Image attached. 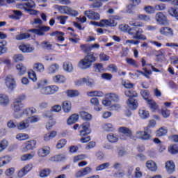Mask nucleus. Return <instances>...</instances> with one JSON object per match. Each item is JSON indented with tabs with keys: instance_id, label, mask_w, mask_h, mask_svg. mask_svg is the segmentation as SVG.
<instances>
[{
	"instance_id": "obj_1",
	"label": "nucleus",
	"mask_w": 178,
	"mask_h": 178,
	"mask_svg": "<svg viewBox=\"0 0 178 178\" xmlns=\"http://www.w3.org/2000/svg\"><path fill=\"white\" fill-rule=\"evenodd\" d=\"M33 26L38 27V29H33L29 30V33H33V34H37V35H44L47 31H49L51 28L49 26H42V20L40 18H36L34 19V22H32ZM37 24L38 26H35Z\"/></svg>"
},
{
	"instance_id": "obj_2",
	"label": "nucleus",
	"mask_w": 178,
	"mask_h": 178,
	"mask_svg": "<svg viewBox=\"0 0 178 178\" xmlns=\"http://www.w3.org/2000/svg\"><path fill=\"white\" fill-rule=\"evenodd\" d=\"M97 60V58L93 54L90 53L84 57L83 59L81 60L79 66L81 69H88L92 66V63Z\"/></svg>"
},
{
	"instance_id": "obj_3",
	"label": "nucleus",
	"mask_w": 178,
	"mask_h": 178,
	"mask_svg": "<svg viewBox=\"0 0 178 178\" xmlns=\"http://www.w3.org/2000/svg\"><path fill=\"white\" fill-rule=\"evenodd\" d=\"M23 108H24V105L19 100H15V102L13 103L12 110L13 111V115L15 119H20V118L23 117V112L20 113V111H22Z\"/></svg>"
},
{
	"instance_id": "obj_4",
	"label": "nucleus",
	"mask_w": 178,
	"mask_h": 178,
	"mask_svg": "<svg viewBox=\"0 0 178 178\" xmlns=\"http://www.w3.org/2000/svg\"><path fill=\"white\" fill-rule=\"evenodd\" d=\"M73 127L74 130H77V129L80 130L81 137H85V136H88V134L91 133V129H90V122H85L81 124V126L79 125V124H76Z\"/></svg>"
},
{
	"instance_id": "obj_5",
	"label": "nucleus",
	"mask_w": 178,
	"mask_h": 178,
	"mask_svg": "<svg viewBox=\"0 0 178 178\" xmlns=\"http://www.w3.org/2000/svg\"><path fill=\"white\" fill-rule=\"evenodd\" d=\"M58 10L62 15H70V16H77L79 13L74 10L70 8V7L67 6H60L58 8Z\"/></svg>"
},
{
	"instance_id": "obj_6",
	"label": "nucleus",
	"mask_w": 178,
	"mask_h": 178,
	"mask_svg": "<svg viewBox=\"0 0 178 178\" xmlns=\"http://www.w3.org/2000/svg\"><path fill=\"white\" fill-rule=\"evenodd\" d=\"M6 87L9 91H13L16 88V81L12 75H8L5 79Z\"/></svg>"
},
{
	"instance_id": "obj_7",
	"label": "nucleus",
	"mask_w": 178,
	"mask_h": 178,
	"mask_svg": "<svg viewBox=\"0 0 178 178\" xmlns=\"http://www.w3.org/2000/svg\"><path fill=\"white\" fill-rule=\"evenodd\" d=\"M25 2L19 4L18 8L19 9H24L25 12L27 10H30L31 9H34L35 8V3L33 0H22Z\"/></svg>"
},
{
	"instance_id": "obj_8",
	"label": "nucleus",
	"mask_w": 178,
	"mask_h": 178,
	"mask_svg": "<svg viewBox=\"0 0 178 178\" xmlns=\"http://www.w3.org/2000/svg\"><path fill=\"white\" fill-rule=\"evenodd\" d=\"M155 20L158 24H161V26H166L168 24V18L163 13H157L155 16Z\"/></svg>"
},
{
	"instance_id": "obj_9",
	"label": "nucleus",
	"mask_w": 178,
	"mask_h": 178,
	"mask_svg": "<svg viewBox=\"0 0 178 178\" xmlns=\"http://www.w3.org/2000/svg\"><path fill=\"white\" fill-rule=\"evenodd\" d=\"M128 34H129V35H132V38L134 40H147V37L145 35L138 34L137 30L134 28H129Z\"/></svg>"
},
{
	"instance_id": "obj_10",
	"label": "nucleus",
	"mask_w": 178,
	"mask_h": 178,
	"mask_svg": "<svg viewBox=\"0 0 178 178\" xmlns=\"http://www.w3.org/2000/svg\"><path fill=\"white\" fill-rule=\"evenodd\" d=\"M92 172V168L90 166H87L81 170L77 171L75 173V177H84V176H87V175H90Z\"/></svg>"
},
{
	"instance_id": "obj_11",
	"label": "nucleus",
	"mask_w": 178,
	"mask_h": 178,
	"mask_svg": "<svg viewBox=\"0 0 178 178\" xmlns=\"http://www.w3.org/2000/svg\"><path fill=\"white\" fill-rule=\"evenodd\" d=\"M92 172V168L90 166H87L81 170L77 171L75 173V177H84V176H87V175H90Z\"/></svg>"
},
{
	"instance_id": "obj_12",
	"label": "nucleus",
	"mask_w": 178,
	"mask_h": 178,
	"mask_svg": "<svg viewBox=\"0 0 178 178\" xmlns=\"http://www.w3.org/2000/svg\"><path fill=\"white\" fill-rule=\"evenodd\" d=\"M19 49L21 50L24 54H31V52H34V50L35 49L34 47L26 44L24 43H21L19 47Z\"/></svg>"
},
{
	"instance_id": "obj_13",
	"label": "nucleus",
	"mask_w": 178,
	"mask_h": 178,
	"mask_svg": "<svg viewBox=\"0 0 178 178\" xmlns=\"http://www.w3.org/2000/svg\"><path fill=\"white\" fill-rule=\"evenodd\" d=\"M36 144L37 142H35V140H29L26 142L22 147V152H27V151H30V149H33Z\"/></svg>"
},
{
	"instance_id": "obj_14",
	"label": "nucleus",
	"mask_w": 178,
	"mask_h": 178,
	"mask_svg": "<svg viewBox=\"0 0 178 178\" xmlns=\"http://www.w3.org/2000/svg\"><path fill=\"white\" fill-rule=\"evenodd\" d=\"M84 15L90 20H99V19H101V15L99 13L95 11L86 10L84 12Z\"/></svg>"
},
{
	"instance_id": "obj_15",
	"label": "nucleus",
	"mask_w": 178,
	"mask_h": 178,
	"mask_svg": "<svg viewBox=\"0 0 178 178\" xmlns=\"http://www.w3.org/2000/svg\"><path fill=\"white\" fill-rule=\"evenodd\" d=\"M159 33L161 34V35H165V37H173L175 35V33H173V29L170 27H161L159 29Z\"/></svg>"
},
{
	"instance_id": "obj_16",
	"label": "nucleus",
	"mask_w": 178,
	"mask_h": 178,
	"mask_svg": "<svg viewBox=\"0 0 178 178\" xmlns=\"http://www.w3.org/2000/svg\"><path fill=\"white\" fill-rule=\"evenodd\" d=\"M99 44H81L80 46V48L83 52L87 53L90 52V51H92L94 49H98L99 48Z\"/></svg>"
},
{
	"instance_id": "obj_17",
	"label": "nucleus",
	"mask_w": 178,
	"mask_h": 178,
	"mask_svg": "<svg viewBox=\"0 0 178 178\" xmlns=\"http://www.w3.org/2000/svg\"><path fill=\"white\" fill-rule=\"evenodd\" d=\"M136 138H139V140H147L151 138V135L145 131H138L136 133Z\"/></svg>"
},
{
	"instance_id": "obj_18",
	"label": "nucleus",
	"mask_w": 178,
	"mask_h": 178,
	"mask_svg": "<svg viewBox=\"0 0 178 178\" xmlns=\"http://www.w3.org/2000/svg\"><path fill=\"white\" fill-rule=\"evenodd\" d=\"M49 152H51V147H49V146H44L38 149V155L41 158H44L47 155H49Z\"/></svg>"
},
{
	"instance_id": "obj_19",
	"label": "nucleus",
	"mask_w": 178,
	"mask_h": 178,
	"mask_svg": "<svg viewBox=\"0 0 178 178\" xmlns=\"http://www.w3.org/2000/svg\"><path fill=\"white\" fill-rule=\"evenodd\" d=\"M90 104L94 107L95 111L99 112L102 111L101 104H99V100L97 97H92L90 99Z\"/></svg>"
},
{
	"instance_id": "obj_20",
	"label": "nucleus",
	"mask_w": 178,
	"mask_h": 178,
	"mask_svg": "<svg viewBox=\"0 0 178 178\" xmlns=\"http://www.w3.org/2000/svg\"><path fill=\"white\" fill-rule=\"evenodd\" d=\"M9 96L6 94L1 93L0 94V105L1 106H8L9 105Z\"/></svg>"
},
{
	"instance_id": "obj_21",
	"label": "nucleus",
	"mask_w": 178,
	"mask_h": 178,
	"mask_svg": "<svg viewBox=\"0 0 178 178\" xmlns=\"http://www.w3.org/2000/svg\"><path fill=\"white\" fill-rule=\"evenodd\" d=\"M16 70L17 71L19 76H24L26 72H27V68L23 63H19L16 65Z\"/></svg>"
},
{
	"instance_id": "obj_22",
	"label": "nucleus",
	"mask_w": 178,
	"mask_h": 178,
	"mask_svg": "<svg viewBox=\"0 0 178 178\" xmlns=\"http://www.w3.org/2000/svg\"><path fill=\"white\" fill-rule=\"evenodd\" d=\"M127 106L130 108V109L134 110L138 108V102L136 99L129 98L127 102Z\"/></svg>"
},
{
	"instance_id": "obj_23",
	"label": "nucleus",
	"mask_w": 178,
	"mask_h": 178,
	"mask_svg": "<svg viewBox=\"0 0 178 178\" xmlns=\"http://www.w3.org/2000/svg\"><path fill=\"white\" fill-rule=\"evenodd\" d=\"M29 127L30 124H29V120L27 119L21 121L17 124V129L18 130H26V129H29Z\"/></svg>"
},
{
	"instance_id": "obj_24",
	"label": "nucleus",
	"mask_w": 178,
	"mask_h": 178,
	"mask_svg": "<svg viewBox=\"0 0 178 178\" xmlns=\"http://www.w3.org/2000/svg\"><path fill=\"white\" fill-rule=\"evenodd\" d=\"M146 167L151 172H156L158 170V166L154 161H148L146 162Z\"/></svg>"
},
{
	"instance_id": "obj_25",
	"label": "nucleus",
	"mask_w": 178,
	"mask_h": 178,
	"mask_svg": "<svg viewBox=\"0 0 178 178\" xmlns=\"http://www.w3.org/2000/svg\"><path fill=\"white\" fill-rule=\"evenodd\" d=\"M63 111L65 113H69L72 111V102L69 101H65L62 104Z\"/></svg>"
},
{
	"instance_id": "obj_26",
	"label": "nucleus",
	"mask_w": 178,
	"mask_h": 178,
	"mask_svg": "<svg viewBox=\"0 0 178 178\" xmlns=\"http://www.w3.org/2000/svg\"><path fill=\"white\" fill-rule=\"evenodd\" d=\"M53 81L58 84H62L66 81V78L63 75H56L53 77Z\"/></svg>"
},
{
	"instance_id": "obj_27",
	"label": "nucleus",
	"mask_w": 178,
	"mask_h": 178,
	"mask_svg": "<svg viewBox=\"0 0 178 178\" xmlns=\"http://www.w3.org/2000/svg\"><path fill=\"white\" fill-rule=\"evenodd\" d=\"M56 134L57 132L56 131L49 132L44 136L43 140L44 141L48 142L50 140H52V138H55V137H56Z\"/></svg>"
},
{
	"instance_id": "obj_28",
	"label": "nucleus",
	"mask_w": 178,
	"mask_h": 178,
	"mask_svg": "<svg viewBox=\"0 0 178 178\" xmlns=\"http://www.w3.org/2000/svg\"><path fill=\"white\" fill-rule=\"evenodd\" d=\"M165 169L168 173H173L175 172V163L172 161L165 163Z\"/></svg>"
},
{
	"instance_id": "obj_29",
	"label": "nucleus",
	"mask_w": 178,
	"mask_h": 178,
	"mask_svg": "<svg viewBox=\"0 0 178 178\" xmlns=\"http://www.w3.org/2000/svg\"><path fill=\"white\" fill-rule=\"evenodd\" d=\"M60 67L58 65V64H56V63L52 64L48 67L49 74H54L56 73V72L59 70Z\"/></svg>"
},
{
	"instance_id": "obj_30",
	"label": "nucleus",
	"mask_w": 178,
	"mask_h": 178,
	"mask_svg": "<svg viewBox=\"0 0 178 178\" xmlns=\"http://www.w3.org/2000/svg\"><path fill=\"white\" fill-rule=\"evenodd\" d=\"M111 166V163H104L101 165H97L95 168L96 172H101L102 170H105V169H109V167Z\"/></svg>"
},
{
	"instance_id": "obj_31",
	"label": "nucleus",
	"mask_w": 178,
	"mask_h": 178,
	"mask_svg": "<svg viewBox=\"0 0 178 178\" xmlns=\"http://www.w3.org/2000/svg\"><path fill=\"white\" fill-rule=\"evenodd\" d=\"M33 70L37 71L38 73H43L45 70V67L42 63H36L33 65Z\"/></svg>"
},
{
	"instance_id": "obj_32",
	"label": "nucleus",
	"mask_w": 178,
	"mask_h": 178,
	"mask_svg": "<svg viewBox=\"0 0 178 178\" xmlns=\"http://www.w3.org/2000/svg\"><path fill=\"white\" fill-rule=\"evenodd\" d=\"M50 35L51 37H57V40H58V41H65V38H63V35H65V34L62 32L54 31L51 33Z\"/></svg>"
},
{
	"instance_id": "obj_33",
	"label": "nucleus",
	"mask_w": 178,
	"mask_h": 178,
	"mask_svg": "<svg viewBox=\"0 0 178 178\" xmlns=\"http://www.w3.org/2000/svg\"><path fill=\"white\" fill-rule=\"evenodd\" d=\"M168 13L170 16L172 17H176L178 20V8L177 7H171L168 9Z\"/></svg>"
},
{
	"instance_id": "obj_34",
	"label": "nucleus",
	"mask_w": 178,
	"mask_h": 178,
	"mask_svg": "<svg viewBox=\"0 0 178 178\" xmlns=\"http://www.w3.org/2000/svg\"><path fill=\"white\" fill-rule=\"evenodd\" d=\"M63 67L67 73H72V72L74 70L73 65L70 62L64 63Z\"/></svg>"
},
{
	"instance_id": "obj_35",
	"label": "nucleus",
	"mask_w": 178,
	"mask_h": 178,
	"mask_svg": "<svg viewBox=\"0 0 178 178\" xmlns=\"http://www.w3.org/2000/svg\"><path fill=\"white\" fill-rule=\"evenodd\" d=\"M31 37V35L29 33H20L19 35H17L15 36V39L17 41H22L23 40H27V38H30Z\"/></svg>"
},
{
	"instance_id": "obj_36",
	"label": "nucleus",
	"mask_w": 178,
	"mask_h": 178,
	"mask_svg": "<svg viewBox=\"0 0 178 178\" xmlns=\"http://www.w3.org/2000/svg\"><path fill=\"white\" fill-rule=\"evenodd\" d=\"M124 94L126 97L128 98H137L138 97V95L137 94L136 91L131 90H128L124 92Z\"/></svg>"
},
{
	"instance_id": "obj_37",
	"label": "nucleus",
	"mask_w": 178,
	"mask_h": 178,
	"mask_svg": "<svg viewBox=\"0 0 178 178\" xmlns=\"http://www.w3.org/2000/svg\"><path fill=\"white\" fill-rule=\"evenodd\" d=\"M147 104L149 106L150 109L152 112H155V111H158L159 106L156 105V103L153 99L147 100Z\"/></svg>"
},
{
	"instance_id": "obj_38",
	"label": "nucleus",
	"mask_w": 178,
	"mask_h": 178,
	"mask_svg": "<svg viewBox=\"0 0 178 178\" xmlns=\"http://www.w3.org/2000/svg\"><path fill=\"white\" fill-rule=\"evenodd\" d=\"M102 129L104 131H115V127L111 123H106L102 126Z\"/></svg>"
},
{
	"instance_id": "obj_39",
	"label": "nucleus",
	"mask_w": 178,
	"mask_h": 178,
	"mask_svg": "<svg viewBox=\"0 0 178 178\" xmlns=\"http://www.w3.org/2000/svg\"><path fill=\"white\" fill-rule=\"evenodd\" d=\"M66 94L70 98H74V97H79L80 95L79 90H67Z\"/></svg>"
},
{
	"instance_id": "obj_40",
	"label": "nucleus",
	"mask_w": 178,
	"mask_h": 178,
	"mask_svg": "<svg viewBox=\"0 0 178 178\" xmlns=\"http://www.w3.org/2000/svg\"><path fill=\"white\" fill-rule=\"evenodd\" d=\"M139 116L140 118V119H148V118H149V112H148L147 110L145 109H140L139 110Z\"/></svg>"
},
{
	"instance_id": "obj_41",
	"label": "nucleus",
	"mask_w": 178,
	"mask_h": 178,
	"mask_svg": "<svg viewBox=\"0 0 178 178\" xmlns=\"http://www.w3.org/2000/svg\"><path fill=\"white\" fill-rule=\"evenodd\" d=\"M84 84L87 86V87H94L95 86V81L94 79L87 76L84 77Z\"/></svg>"
},
{
	"instance_id": "obj_42",
	"label": "nucleus",
	"mask_w": 178,
	"mask_h": 178,
	"mask_svg": "<svg viewBox=\"0 0 178 178\" xmlns=\"http://www.w3.org/2000/svg\"><path fill=\"white\" fill-rule=\"evenodd\" d=\"M15 138L18 140V141H24L26 140H29L30 136L27 134L21 133L17 134Z\"/></svg>"
},
{
	"instance_id": "obj_43",
	"label": "nucleus",
	"mask_w": 178,
	"mask_h": 178,
	"mask_svg": "<svg viewBox=\"0 0 178 178\" xmlns=\"http://www.w3.org/2000/svg\"><path fill=\"white\" fill-rule=\"evenodd\" d=\"M168 134V129L165 127H161L159 130L156 132V137H163Z\"/></svg>"
},
{
	"instance_id": "obj_44",
	"label": "nucleus",
	"mask_w": 178,
	"mask_h": 178,
	"mask_svg": "<svg viewBox=\"0 0 178 178\" xmlns=\"http://www.w3.org/2000/svg\"><path fill=\"white\" fill-rule=\"evenodd\" d=\"M119 132L124 134V136H127V137H130V136H131V131L127 127H120Z\"/></svg>"
},
{
	"instance_id": "obj_45",
	"label": "nucleus",
	"mask_w": 178,
	"mask_h": 178,
	"mask_svg": "<svg viewBox=\"0 0 178 178\" xmlns=\"http://www.w3.org/2000/svg\"><path fill=\"white\" fill-rule=\"evenodd\" d=\"M77 120H79V115L73 114L68 118L67 123L70 125L73 124L74 123H76Z\"/></svg>"
},
{
	"instance_id": "obj_46",
	"label": "nucleus",
	"mask_w": 178,
	"mask_h": 178,
	"mask_svg": "<svg viewBox=\"0 0 178 178\" xmlns=\"http://www.w3.org/2000/svg\"><path fill=\"white\" fill-rule=\"evenodd\" d=\"M65 159V155L63 154H57L54 156H52L50 160L52 162H60L61 161H63Z\"/></svg>"
},
{
	"instance_id": "obj_47",
	"label": "nucleus",
	"mask_w": 178,
	"mask_h": 178,
	"mask_svg": "<svg viewBox=\"0 0 178 178\" xmlns=\"http://www.w3.org/2000/svg\"><path fill=\"white\" fill-rule=\"evenodd\" d=\"M22 113H25L28 118H30L32 115H34V113H37V109L31 107L29 108H26L24 110V111L22 112Z\"/></svg>"
},
{
	"instance_id": "obj_48",
	"label": "nucleus",
	"mask_w": 178,
	"mask_h": 178,
	"mask_svg": "<svg viewBox=\"0 0 178 178\" xmlns=\"http://www.w3.org/2000/svg\"><path fill=\"white\" fill-rule=\"evenodd\" d=\"M107 140L109 141V143H118L119 141V138H118V136L113 134H110L107 135Z\"/></svg>"
},
{
	"instance_id": "obj_49",
	"label": "nucleus",
	"mask_w": 178,
	"mask_h": 178,
	"mask_svg": "<svg viewBox=\"0 0 178 178\" xmlns=\"http://www.w3.org/2000/svg\"><path fill=\"white\" fill-rule=\"evenodd\" d=\"M81 115V118L83 120H91V119H92V115H91V114L88 113V112L86 111H81L80 113Z\"/></svg>"
},
{
	"instance_id": "obj_50",
	"label": "nucleus",
	"mask_w": 178,
	"mask_h": 178,
	"mask_svg": "<svg viewBox=\"0 0 178 178\" xmlns=\"http://www.w3.org/2000/svg\"><path fill=\"white\" fill-rule=\"evenodd\" d=\"M34 156H35V153H34V152L26 154H24L21 157V160L22 161H30V160L33 159V158H34Z\"/></svg>"
},
{
	"instance_id": "obj_51",
	"label": "nucleus",
	"mask_w": 178,
	"mask_h": 178,
	"mask_svg": "<svg viewBox=\"0 0 178 178\" xmlns=\"http://www.w3.org/2000/svg\"><path fill=\"white\" fill-rule=\"evenodd\" d=\"M140 95L143 97V99H145L147 102H148V100L151 99H149V91H148L147 90H141Z\"/></svg>"
},
{
	"instance_id": "obj_52",
	"label": "nucleus",
	"mask_w": 178,
	"mask_h": 178,
	"mask_svg": "<svg viewBox=\"0 0 178 178\" xmlns=\"http://www.w3.org/2000/svg\"><path fill=\"white\" fill-rule=\"evenodd\" d=\"M105 68H104V65L102 63H95V72L97 73H101V72H104Z\"/></svg>"
},
{
	"instance_id": "obj_53",
	"label": "nucleus",
	"mask_w": 178,
	"mask_h": 178,
	"mask_svg": "<svg viewBox=\"0 0 178 178\" xmlns=\"http://www.w3.org/2000/svg\"><path fill=\"white\" fill-rule=\"evenodd\" d=\"M138 20H141L142 22H149V20H151V17L147 15L139 14L138 15Z\"/></svg>"
},
{
	"instance_id": "obj_54",
	"label": "nucleus",
	"mask_w": 178,
	"mask_h": 178,
	"mask_svg": "<svg viewBox=\"0 0 178 178\" xmlns=\"http://www.w3.org/2000/svg\"><path fill=\"white\" fill-rule=\"evenodd\" d=\"M143 10L148 15H152V13H155V7L151 6H146L144 7Z\"/></svg>"
},
{
	"instance_id": "obj_55",
	"label": "nucleus",
	"mask_w": 178,
	"mask_h": 178,
	"mask_svg": "<svg viewBox=\"0 0 178 178\" xmlns=\"http://www.w3.org/2000/svg\"><path fill=\"white\" fill-rule=\"evenodd\" d=\"M40 94L42 95H51L49 86L42 88L40 89Z\"/></svg>"
},
{
	"instance_id": "obj_56",
	"label": "nucleus",
	"mask_w": 178,
	"mask_h": 178,
	"mask_svg": "<svg viewBox=\"0 0 178 178\" xmlns=\"http://www.w3.org/2000/svg\"><path fill=\"white\" fill-rule=\"evenodd\" d=\"M26 120H29V124L30 123H37L40 122V117L38 115L28 117Z\"/></svg>"
},
{
	"instance_id": "obj_57",
	"label": "nucleus",
	"mask_w": 178,
	"mask_h": 178,
	"mask_svg": "<svg viewBox=\"0 0 178 178\" xmlns=\"http://www.w3.org/2000/svg\"><path fill=\"white\" fill-rule=\"evenodd\" d=\"M126 62L128 63L130 66H134V67H138V64H137V61H136L133 58H127Z\"/></svg>"
},
{
	"instance_id": "obj_58",
	"label": "nucleus",
	"mask_w": 178,
	"mask_h": 178,
	"mask_svg": "<svg viewBox=\"0 0 178 178\" xmlns=\"http://www.w3.org/2000/svg\"><path fill=\"white\" fill-rule=\"evenodd\" d=\"M107 98H108L110 101H114L115 102H118L119 101V96L115 93H110L107 95Z\"/></svg>"
},
{
	"instance_id": "obj_59",
	"label": "nucleus",
	"mask_w": 178,
	"mask_h": 178,
	"mask_svg": "<svg viewBox=\"0 0 178 178\" xmlns=\"http://www.w3.org/2000/svg\"><path fill=\"white\" fill-rule=\"evenodd\" d=\"M28 76L32 81H37V74H35V72L34 70H31L28 72Z\"/></svg>"
},
{
	"instance_id": "obj_60",
	"label": "nucleus",
	"mask_w": 178,
	"mask_h": 178,
	"mask_svg": "<svg viewBox=\"0 0 178 178\" xmlns=\"http://www.w3.org/2000/svg\"><path fill=\"white\" fill-rule=\"evenodd\" d=\"M122 86L124 87V88H127V90H131V88L134 87V84L131 83L129 81H123Z\"/></svg>"
},
{
	"instance_id": "obj_61",
	"label": "nucleus",
	"mask_w": 178,
	"mask_h": 178,
	"mask_svg": "<svg viewBox=\"0 0 178 178\" xmlns=\"http://www.w3.org/2000/svg\"><path fill=\"white\" fill-rule=\"evenodd\" d=\"M22 16V11L20 10H13V15H11V19H15L16 20L20 19V17Z\"/></svg>"
},
{
	"instance_id": "obj_62",
	"label": "nucleus",
	"mask_w": 178,
	"mask_h": 178,
	"mask_svg": "<svg viewBox=\"0 0 178 178\" xmlns=\"http://www.w3.org/2000/svg\"><path fill=\"white\" fill-rule=\"evenodd\" d=\"M86 158H87V155L86 154L75 156L74 157L73 162L76 163V162H79V161H83V159H86Z\"/></svg>"
},
{
	"instance_id": "obj_63",
	"label": "nucleus",
	"mask_w": 178,
	"mask_h": 178,
	"mask_svg": "<svg viewBox=\"0 0 178 178\" xmlns=\"http://www.w3.org/2000/svg\"><path fill=\"white\" fill-rule=\"evenodd\" d=\"M9 162H10V159L8 156L0 159V168H2L3 165H6V163H9Z\"/></svg>"
},
{
	"instance_id": "obj_64",
	"label": "nucleus",
	"mask_w": 178,
	"mask_h": 178,
	"mask_svg": "<svg viewBox=\"0 0 178 178\" xmlns=\"http://www.w3.org/2000/svg\"><path fill=\"white\" fill-rule=\"evenodd\" d=\"M50 173L51 171L49 169H43L40 172V177H47V176H49Z\"/></svg>"
}]
</instances>
